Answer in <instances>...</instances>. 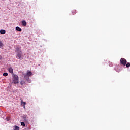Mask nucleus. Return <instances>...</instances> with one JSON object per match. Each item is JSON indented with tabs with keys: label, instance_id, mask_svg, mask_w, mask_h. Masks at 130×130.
<instances>
[{
	"label": "nucleus",
	"instance_id": "1",
	"mask_svg": "<svg viewBox=\"0 0 130 130\" xmlns=\"http://www.w3.org/2000/svg\"><path fill=\"white\" fill-rule=\"evenodd\" d=\"M22 57L23 53H22V51H19V52H16V58L22 59Z\"/></svg>",
	"mask_w": 130,
	"mask_h": 130
},
{
	"label": "nucleus",
	"instance_id": "2",
	"mask_svg": "<svg viewBox=\"0 0 130 130\" xmlns=\"http://www.w3.org/2000/svg\"><path fill=\"white\" fill-rule=\"evenodd\" d=\"M13 83H14V84H18V83H19V77L18 76V75H14Z\"/></svg>",
	"mask_w": 130,
	"mask_h": 130
},
{
	"label": "nucleus",
	"instance_id": "3",
	"mask_svg": "<svg viewBox=\"0 0 130 130\" xmlns=\"http://www.w3.org/2000/svg\"><path fill=\"white\" fill-rule=\"evenodd\" d=\"M126 59H125L124 58H121L120 60V63L122 64V66H123L124 67L126 66Z\"/></svg>",
	"mask_w": 130,
	"mask_h": 130
},
{
	"label": "nucleus",
	"instance_id": "4",
	"mask_svg": "<svg viewBox=\"0 0 130 130\" xmlns=\"http://www.w3.org/2000/svg\"><path fill=\"white\" fill-rule=\"evenodd\" d=\"M8 71L10 74H13V73H14V70H13L12 67L9 68Z\"/></svg>",
	"mask_w": 130,
	"mask_h": 130
},
{
	"label": "nucleus",
	"instance_id": "5",
	"mask_svg": "<svg viewBox=\"0 0 130 130\" xmlns=\"http://www.w3.org/2000/svg\"><path fill=\"white\" fill-rule=\"evenodd\" d=\"M27 115H25L23 116V119L24 121H27L28 119H27Z\"/></svg>",
	"mask_w": 130,
	"mask_h": 130
},
{
	"label": "nucleus",
	"instance_id": "6",
	"mask_svg": "<svg viewBox=\"0 0 130 130\" xmlns=\"http://www.w3.org/2000/svg\"><path fill=\"white\" fill-rule=\"evenodd\" d=\"M22 26H27V22L25 21V20H23L21 22Z\"/></svg>",
	"mask_w": 130,
	"mask_h": 130
},
{
	"label": "nucleus",
	"instance_id": "7",
	"mask_svg": "<svg viewBox=\"0 0 130 130\" xmlns=\"http://www.w3.org/2000/svg\"><path fill=\"white\" fill-rule=\"evenodd\" d=\"M16 31H18V32H21L22 31V29H21V28H20L18 26L16 27Z\"/></svg>",
	"mask_w": 130,
	"mask_h": 130
},
{
	"label": "nucleus",
	"instance_id": "8",
	"mask_svg": "<svg viewBox=\"0 0 130 130\" xmlns=\"http://www.w3.org/2000/svg\"><path fill=\"white\" fill-rule=\"evenodd\" d=\"M32 75V72L31 71H27L26 73L27 76H31Z\"/></svg>",
	"mask_w": 130,
	"mask_h": 130
},
{
	"label": "nucleus",
	"instance_id": "9",
	"mask_svg": "<svg viewBox=\"0 0 130 130\" xmlns=\"http://www.w3.org/2000/svg\"><path fill=\"white\" fill-rule=\"evenodd\" d=\"M1 34H6V30L1 29L0 30Z\"/></svg>",
	"mask_w": 130,
	"mask_h": 130
},
{
	"label": "nucleus",
	"instance_id": "10",
	"mask_svg": "<svg viewBox=\"0 0 130 130\" xmlns=\"http://www.w3.org/2000/svg\"><path fill=\"white\" fill-rule=\"evenodd\" d=\"M21 104H23V107L25 108V105H26V102H23V100H21Z\"/></svg>",
	"mask_w": 130,
	"mask_h": 130
},
{
	"label": "nucleus",
	"instance_id": "11",
	"mask_svg": "<svg viewBox=\"0 0 130 130\" xmlns=\"http://www.w3.org/2000/svg\"><path fill=\"white\" fill-rule=\"evenodd\" d=\"M19 51H21V47H17L16 48V52H19Z\"/></svg>",
	"mask_w": 130,
	"mask_h": 130
},
{
	"label": "nucleus",
	"instance_id": "12",
	"mask_svg": "<svg viewBox=\"0 0 130 130\" xmlns=\"http://www.w3.org/2000/svg\"><path fill=\"white\" fill-rule=\"evenodd\" d=\"M76 13H77V11H76V10H72V13L73 15L76 14Z\"/></svg>",
	"mask_w": 130,
	"mask_h": 130
},
{
	"label": "nucleus",
	"instance_id": "13",
	"mask_svg": "<svg viewBox=\"0 0 130 130\" xmlns=\"http://www.w3.org/2000/svg\"><path fill=\"white\" fill-rule=\"evenodd\" d=\"M25 81H24V80H22V81H21V82H20V84H21V86H23V85H24V84H25Z\"/></svg>",
	"mask_w": 130,
	"mask_h": 130
},
{
	"label": "nucleus",
	"instance_id": "14",
	"mask_svg": "<svg viewBox=\"0 0 130 130\" xmlns=\"http://www.w3.org/2000/svg\"><path fill=\"white\" fill-rule=\"evenodd\" d=\"M130 67V63L128 62L126 64V68H127V69H128V68H129Z\"/></svg>",
	"mask_w": 130,
	"mask_h": 130
},
{
	"label": "nucleus",
	"instance_id": "15",
	"mask_svg": "<svg viewBox=\"0 0 130 130\" xmlns=\"http://www.w3.org/2000/svg\"><path fill=\"white\" fill-rule=\"evenodd\" d=\"M21 125H22V126H26V125L25 124V122H21Z\"/></svg>",
	"mask_w": 130,
	"mask_h": 130
},
{
	"label": "nucleus",
	"instance_id": "16",
	"mask_svg": "<svg viewBox=\"0 0 130 130\" xmlns=\"http://www.w3.org/2000/svg\"><path fill=\"white\" fill-rule=\"evenodd\" d=\"M24 78L26 79V80H29V76H28L27 75L24 76Z\"/></svg>",
	"mask_w": 130,
	"mask_h": 130
},
{
	"label": "nucleus",
	"instance_id": "17",
	"mask_svg": "<svg viewBox=\"0 0 130 130\" xmlns=\"http://www.w3.org/2000/svg\"><path fill=\"white\" fill-rule=\"evenodd\" d=\"M19 128L18 126H15L14 130H19Z\"/></svg>",
	"mask_w": 130,
	"mask_h": 130
},
{
	"label": "nucleus",
	"instance_id": "18",
	"mask_svg": "<svg viewBox=\"0 0 130 130\" xmlns=\"http://www.w3.org/2000/svg\"><path fill=\"white\" fill-rule=\"evenodd\" d=\"M3 76H4V77H7V76H8V73L5 72V73H3Z\"/></svg>",
	"mask_w": 130,
	"mask_h": 130
},
{
	"label": "nucleus",
	"instance_id": "19",
	"mask_svg": "<svg viewBox=\"0 0 130 130\" xmlns=\"http://www.w3.org/2000/svg\"><path fill=\"white\" fill-rule=\"evenodd\" d=\"M4 46V44L2 42V41H0V47H3Z\"/></svg>",
	"mask_w": 130,
	"mask_h": 130
},
{
	"label": "nucleus",
	"instance_id": "20",
	"mask_svg": "<svg viewBox=\"0 0 130 130\" xmlns=\"http://www.w3.org/2000/svg\"><path fill=\"white\" fill-rule=\"evenodd\" d=\"M0 59H2V56L0 55Z\"/></svg>",
	"mask_w": 130,
	"mask_h": 130
}]
</instances>
